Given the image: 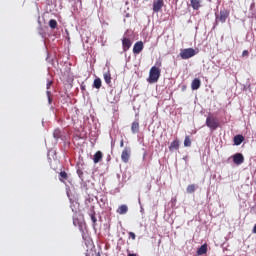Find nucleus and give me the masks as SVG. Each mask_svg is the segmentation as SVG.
<instances>
[{
	"instance_id": "f257e3e1",
	"label": "nucleus",
	"mask_w": 256,
	"mask_h": 256,
	"mask_svg": "<svg viewBox=\"0 0 256 256\" xmlns=\"http://www.w3.org/2000/svg\"><path fill=\"white\" fill-rule=\"evenodd\" d=\"M161 77V69L157 66H153L150 69L149 77L147 79L148 83H157L159 81V78Z\"/></svg>"
},
{
	"instance_id": "f03ea898",
	"label": "nucleus",
	"mask_w": 256,
	"mask_h": 256,
	"mask_svg": "<svg viewBox=\"0 0 256 256\" xmlns=\"http://www.w3.org/2000/svg\"><path fill=\"white\" fill-rule=\"evenodd\" d=\"M206 126H208L211 131H215L219 127V119L212 115H209L206 118Z\"/></svg>"
},
{
	"instance_id": "7ed1b4c3",
	"label": "nucleus",
	"mask_w": 256,
	"mask_h": 256,
	"mask_svg": "<svg viewBox=\"0 0 256 256\" xmlns=\"http://www.w3.org/2000/svg\"><path fill=\"white\" fill-rule=\"evenodd\" d=\"M197 55V51L193 48H185L180 50L181 59H191V57H195Z\"/></svg>"
},
{
	"instance_id": "20e7f679",
	"label": "nucleus",
	"mask_w": 256,
	"mask_h": 256,
	"mask_svg": "<svg viewBox=\"0 0 256 256\" xmlns=\"http://www.w3.org/2000/svg\"><path fill=\"white\" fill-rule=\"evenodd\" d=\"M229 17V12L227 10H221L220 14L216 16V23H225Z\"/></svg>"
},
{
	"instance_id": "39448f33",
	"label": "nucleus",
	"mask_w": 256,
	"mask_h": 256,
	"mask_svg": "<svg viewBox=\"0 0 256 256\" xmlns=\"http://www.w3.org/2000/svg\"><path fill=\"white\" fill-rule=\"evenodd\" d=\"M130 157H131V148L125 147L121 154V159L123 163H129Z\"/></svg>"
},
{
	"instance_id": "423d86ee",
	"label": "nucleus",
	"mask_w": 256,
	"mask_h": 256,
	"mask_svg": "<svg viewBox=\"0 0 256 256\" xmlns=\"http://www.w3.org/2000/svg\"><path fill=\"white\" fill-rule=\"evenodd\" d=\"M232 161L235 165H243L245 157L241 153H236L232 156Z\"/></svg>"
},
{
	"instance_id": "0eeeda50",
	"label": "nucleus",
	"mask_w": 256,
	"mask_h": 256,
	"mask_svg": "<svg viewBox=\"0 0 256 256\" xmlns=\"http://www.w3.org/2000/svg\"><path fill=\"white\" fill-rule=\"evenodd\" d=\"M165 3L163 0H154L153 2V12L154 13H159L161 9H163V6Z\"/></svg>"
},
{
	"instance_id": "6e6552de",
	"label": "nucleus",
	"mask_w": 256,
	"mask_h": 256,
	"mask_svg": "<svg viewBox=\"0 0 256 256\" xmlns=\"http://www.w3.org/2000/svg\"><path fill=\"white\" fill-rule=\"evenodd\" d=\"M131 45H133V43L131 42V40L129 38L122 39L123 51H129V49H131Z\"/></svg>"
},
{
	"instance_id": "1a4fd4ad",
	"label": "nucleus",
	"mask_w": 256,
	"mask_h": 256,
	"mask_svg": "<svg viewBox=\"0 0 256 256\" xmlns=\"http://www.w3.org/2000/svg\"><path fill=\"white\" fill-rule=\"evenodd\" d=\"M190 5L194 11H199L201 9V0H190Z\"/></svg>"
},
{
	"instance_id": "9d476101",
	"label": "nucleus",
	"mask_w": 256,
	"mask_h": 256,
	"mask_svg": "<svg viewBox=\"0 0 256 256\" xmlns=\"http://www.w3.org/2000/svg\"><path fill=\"white\" fill-rule=\"evenodd\" d=\"M141 51H143V42H136L133 47V53L139 54Z\"/></svg>"
},
{
	"instance_id": "9b49d317",
	"label": "nucleus",
	"mask_w": 256,
	"mask_h": 256,
	"mask_svg": "<svg viewBox=\"0 0 256 256\" xmlns=\"http://www.w3.org/2000/svg\"><path fill=\"white\" fill-rule=\"evenodd\" d=\"M199 87H201V80L196 78L191 83V89H192V91H197V89H199Z\"/></svg>"
},
{
	"instance_id": "f8f14e48",
	"label": "nucleus",
	"mask_w": 256,
	"mask_h": 256,
	"mask_svg": "<svg viewBox=\"0 0 256 256\" xmlns=\"http://www.w3.org/2000/svg\"><path fill=\"white\" fill-rule=\"evenodd\" d=\"M127 211H129V207H127V205H125V204L119 206L117 209V213L119 215H125V214H127Z\"/></svg>"
},
{
	"instance_id": "ddd939ff",
	"label": "nucleus",
	"mask_w": 256,
	"mask_h": 256,
	"mask_svg": "<svg viewBox=\"0 0 256 256\" xmlns=\"http://www.w3.org/2000/svg\"><path fill=\"white\" fill-rule=\"evenodd\" d=\"M131 131L135 135L139 131V120H135L131 125Z\"/></svg>"
},
{
	"instance_id": "4468645a",
	"label": "nucleus",
	"mask_w": 256,
	"mask_h": 256,
	"mask_svg": "<svg viewBox=\"0 0 256 256\" xmlns=\"http://www.w3.org/2000/svg\"><path fill=\"white\" fill-rule=\"evenodd\" d=\"M243 141H245V138L243 137V135H236L234 137V145H241V143H243Z\"/></svg>"
},
{
	"instance_id": "2eb2a0df",
	"label": "nucleus",
	"mask_w": 256,
	"mask_h": 256,
	"mask_svg": "<svg viewBox=\"0 0 256 256\" xmlns=\"http://www.w3.org/2000/svg\"><path fill=\"white\" fill-rule=\"evenodd\" d=\"M179 149V140H174L169 146V151H177Z\"/></svg>"
},
{
	"instance_id": "dca6fc26",
	"label": "nucleus",
	"mask_w": 256,
	"mask_h": 256,
	"mask_svg": "<svg viewBox=\"0 0 256 256\" xmlns=\"http://www.w3.org/2000/svg\"><path fill=\"white\" fill-rule=\"evenodd\" d=\"M101 159H103V153L101 151H97L94 154V158H93L94 163H99Z\"/></svg>"
},
{
	"instance_id": "f3484780",
	"label": "nucleus",
	"mask_w": 256,
	"mask_h": 256,
	"mask_svg": "<svg viewBox=\"0 0 256 256\" xmlns=\"http://www.w3.org/2000/svg\"><path fill=\"white\" fill-rule=\"evenodd\" d=\"M205 253H207V244H203L197 250V255H205Z\"/></svg>"
},
{
	"instance_id": "a211bd4d",
	"label": "nucleus",
	"mask_w": 256,
	"mask_h": 256,
	"mask_svg": "<svg viewBox=\"0 0 256 256\" xmlns=\"http://www.w3.org/2000/svg\"><path fill=\"white\" fill-rule=\"evenodd\" d=\"M104 81L107 83V85H110L111 83V72L107 71L104 73Z\"/></svg>"
},
{
	"instance_id": "6ab92c4d",
	"label": "nucleus",
	"mask_w": 256,
	"mask_h": 256,
	"mask_svg": "<svg viewBox=\"0 0 256 256\" xmlns=\"http://www.w3.org/2000/svg\"><path fill=\"white\" fill-rule=\"evenodd\" d=\"M93 87H95V89H101V78H96L94 80Z\"/></svg>"
},
{
	"instance_id": "aec40b11",
	"label": "nucleus",
	"mask_w": 256,
	"mask_h": 256,
	"mask_svg": "<svg viewBox=\"0 0 256 256\" xmlns=\"http://www.w3.org/2000/svg\"><path fill=\"white\" fill-rule=\"evenodd\" d=\"M54 139H60L61 138V129L56 128L53 132Z\"/></svg>"
},
{
	"instance_id": "412c9836",
	"label": "nucleus",
	"mask_w": 256,
	"mask_h": 256,
	"mask_svg": "<svg viewBox=\"0 0 256 256\" xmlns=\"http://www.w3.org/2000/svg\"><path fill=\"white\" fill-rule=\"evenodd\" d=\"M49 27H50L51 29H57V20L51 19V20L49 21Z\"/></svg>"
},
{
	"instance_id": "4be33fe9",
	"label": "nucleus",
	"mask_w": 256,
	"mask_h": 256,
	"mask_svg": "<svg viewBox=\"0 0 256 256\" xmlns=\"http://www.w3.org/2000/svg\"><path fill=\"white\" fill-rule=\"evenodd\" d=\"M195 185L194 184H191V185H188L187 188H186V191L187 193L191 194V193H195Z\"/></svg>"
},
{
	"instance_id": "5701e85b",
	"label": "nucleus",
	"mask_w": 256,
	"mask_h": 256,
	"mask_svg": "<svg viewBox=\"0 0 256 256\" xmlns=\"http://www.w3.org/2000/svg\"><path fill=\"white\" fill-rule=\"evenodd\" d=\"M184 147H191V139L189 138V136L185 137Z\"/></svg>"
},
{
	"instance_id": "b1692460",
	"label": "nucleus",
	"mask_w": 256,
	"mask_h": 256,
	"mask_svg": "<svg viewBox=\"0 0 256 256\" xmlns=\"http://www.w3.org/2000/svg\"><path fill=\"white\" fill-rule=\"evenodd\" d=\"M77 175L81 179V181H83V170H81V168L77 169Z\"/></svg>"
},
{
	"instance_id": "393cba45",
	"label": "nucleus",
	"mask_w": 256,
	"mask_h": 256,
	"mask_svg": "<svg viewBox=\"0 0 256 256\" xmlns=\"http://www.w3.org/2000/svg\"><path fill=\"white\" fill-rule=\"evenodd\" d=\"M46 95L48 97V103H49V105H51V102H52V100H51V91H47Z\"/></svg>"
},
{
	"instance_id": "a878e982",
	"label": "nucleus",
	"mask_w": 256,
	"mask_h": 256,
	"mask_svg": "<svg viewBox=\"0 0 256 256\" xmlns=\"http://www.w3.org/2000/svg\"><path fill=\"white\" fill-rule=\"evenodd\" d=\"M67 196L69 197L70 199V203H71V209L73 212L77 211V209L73 208V199H71V197L69 196V192L67 193Z\"/></svg>"
},
{
	"instance_id": "bb28decb",
	"label": "nucleus",
	"mask_w": 256,
	"mask_h": 256,
	"mask_svg": "<svg viewBox=\"0 0 256 256\" xmlns=\"http://www.w3.org/2000/svg\"><path fill=\"white\" fill-rule=\"evenodd\" d=\"M90 217L93 223H97V217H95V214H91Z\"/></svg>"
},
{
	"instance_id": "cd10ccee",
	"label": "nucleus",
	"mask_w": 256,
	"mask_h": 256,
	"mask_svg": "<svg viewBox=\"0 0 256 256\" xmlns=\"http://www.w3.org/2000/svg\"><path fill=\"white\" fill-rule=\"evenodd\" d=\"M129 237H131V239L133 240V241H135V239H136V235H135V233L134 232H129Z\"/></svg>"
},
{
	"instance_id": "c85d7f7f",
	"label": "nucleus",
	"mask_w": 256,
	"mask_h": 256,
	"mask_svg": "<svg viewBox=\"0 0 256 256\" xmlns=\"http://www.w3.org/2000/svg\"><path fill=\"white\" fill-rule=\"evenodd\" d=\"M51 85H53V81L48 80V82L46 84V89H50Z\"/></svg>"
},
{
	"instance_id": "c756f323",
	"label": "nucleus",
	"mask_w": 256,
	"mask_h": 256,
	"mask_svg": "<svg viewBox=\"0 0 256 256\" xmlns=\"http://www.w3.org/2000/svg\"><path fill=\"white\" fill-rule=\"evenodd\" d=\"M60 177H62V179H67V172H60Z\"/></svg>"
},
{
	"instance_id": "7c9ffc66",
	"label": "nucleus",
	"mask_w": 256,
	"mask_h": 256,
	"mask_svg": "<svg viewBox=\"0 0 256 256\" xmlns=\"http://www.w3.org/2000/svg\"><path fill=\"white\" fill-rule=\"evenodd\" d=\"M247 55H249V51L244 50V51L242 52V57H247Z\"/></svg>"
},
{
	"instance_id": "2f4dec72",
	"label": "nucleus",
	"mask_w": 256,
	"mask_h": 256,
	"mask_svg": "<svg viewBox=\"0 0 256 256\" xmlns=\"http://www.w3.org/2000/svg\"><path fill=\"white\" fill-rule=\"evenodd\" d=\"M253 233L256 234V224H255L254 227H253Z\"/></svg>"
},
{
	"instance_id": "473e14b6",
	"label": "nucleus",
	"mask_w": 256,
	"mask_h": 256,
	"mask_svg": "<svg viewBox=\"0 0 256 256\" xmlns=\"http://www.w3.org/2000/svg\"><path fill=\"white\" fill-rule=\"evenodd\" d=\"M120 147H123V140H121L120 142Z\"/></svg>"
},
{
	"instance_id": "72a5a7b5",
	"label": "nucleus",
	"mask_w": 256,
	"mask_h": 256,
	"mask_svg": "<svg viewBox=\"0 0 256 256\" xmlns=\"http://www.w3.org/2000/svg\"><path fill=\"white\" fill-rule=\"evenodd\" d=\"M128 256H137V254H129Z\"/></svg>"
},
{
	"instance_id": "f704fd0d",
	"label": "nucleus",
	"mask_w": 256,
	"mask_h": 256,
	"mask_svg": "<svg viewBox=\"0 0 256 256\" xmlns=\"http://www.w3.org/2000/svg\"><path fill=\"white\" fill-rule=\"evenodd\" d=\"M158 67H161V63L158 64Z\"/></svg>"
},
{
	"instance_id": "c9c22d12",
	"label": "nucleus",
	"mask_w": 256,
	"mask_h": 256,
	"mask_svg": "<svg viewBox=\"0 0 256 256\" xmlns=\"http://www.w3.org/2000/svg\"><path fill=\"white\" fill-rule=\"evenodd\" d=\"M97 256H101L100 254H97Z\"/></svg>"
},
{
	"instance_id": "e433bc0d",
	"label": "nucleus",
	"mask_w": 256,
	"mask_h": 256,
	"mask_svg": "<svg viewBox=\"0 0 256 256\" xmlns=\"http://www.w3.org/2000/svg\"><path fill=\"white\" fill-rule=\"evenodd\" d=\"M211 3V0H208Z\"/></svg>"
},
{
	"instance_id": "4c0bfd02",
	"label": "nucleus",
	"mask_w": 256,
	"mask_h": 256,
	"mask_svg": "<svg viewBox=\"0 0 256 256\" xmlns=\"http://www.w3.org/2000/svg\"><path fill=\"white\" fill-rule=\"evenodd\" d=\"M112 145H113V141H112Z\"/></svg>"
}]
</instances>
